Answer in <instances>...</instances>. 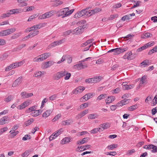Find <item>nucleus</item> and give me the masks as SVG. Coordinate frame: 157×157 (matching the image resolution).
Wrapping results in <instances>:
<instances>
[{"label": "nucleus", "mask_w": 157, "mask_h": 157, "mask_svg": "<svg viewBox=\"0 0 157 157\" xmlns=\"http://www.w3.org/2000/svg\"><path fill=\"white\" fill-rule=\"evenodd\" d=\"M115 99V97L114 96L108 97L107 99H106L105 101L106 104H109L112 101H113Z\"/></svg>", "instance_id": "23"}, {"label": "nucleus", "mask_w": 157, "mask_h": 157, "mask_svg": "<svg viewBox=\"0 0 157 157\" xmlns=\"http://www.w3.org/2000/svg\"><path fill=\"white\" fill-rule=\"evenodd\" d=\"M65 41V39H63L55 41L50 44V46L52 47H55L56 46H58L62 44Z\"/></svg>", "instance_id": "8"}, {"label": "nucleus", "mask_w": 157, "mask_h": 157, "mask_svg": "<svg viewBox=\"0 0 157 157\" xmlns=\"http://www.w3.org/2000/svg\"><path fill=\"white\" fill-rule=\"evenodd\" d=\"M31 102V101L30 100H28L25 101L21 104L19 105L18 108L20 109H23L28 106Z\"/></svg>", "instance_id": "7"}, {"label": "nucleus", "mask_w": 157, "mask_h": 157, "mask_svg": "<svg viewBox=\"0 0 157 157\" xmlns=\"http://www.w3.org/2000/svg\"><path fill=\"white\" fill-rule=\"evenodd\" d=\"M106 97V94H101L97 98V100L99 101L104 99Z\"/></svg>", "instance_id": "41"}, {"label": "nucleus", "mask_w": 157, "mask_h": 157, "mask_svg": "<svg viewBox=\"0 0 157 157\" xmlns=\"http://www.w3.org/2000/svg\"><path fill=\"white\" fill-rule=\"evenodd\" d=\"M82 60L79 61V70L83 69L88 67V65L86 63H83Z\"/></svg>", "instance_id": "14"}, {"label": "nucleus", "mask_w": 157, "mask_h": 157, "mask_svg": "<svg viewBox=\"0 0 157 157\" xmlns=\"http://www.w3.org/2000/svg\"><path fill=\"white\" fill-rule=\"evenodd\" d=\"M9 121V118L7 116H4L0 119V125H3Z\"/></svg>", "instance_id": "12"}, {"label": "nucleus", "mask_w": 157, "mask_h": 157, "mask_svg": "<svg viewBox=\"0 0 157 157\" xmlns=\"http://www.w3.org/2000/svg\"><path fill=\"white\" fill-rule=\"evenodd\" d=\"M31 138V136L30 135H26L23 137L22 140H30Z\"/></svg>", "instance_id": "62"}, {"label": "nucleus", "mask_w": 157, "mask_h": 157, "mask_svg": "<svg viewBox=\"0 0 157 157\" xmlns=\"http://www.w3.org/2000/svg\"><path fill=\"white\" fill-rule=\"evenodd\" d=\"M117 144H112L107 146L106 148L110 150H113L114 149L117 148Z\"/></svg>", "instance_id": "32"}, {"label": "nucleus", "mask_w": 157, "mask_h": 157, "mask_svg": "<svg viewBox=\"0 0 157 157\" xmlns=\"http://www.w3.org/2000/svg\"><path fill=\"white\" fill-rule=\"evenodd\" d=\"M70 138L65 137L63 139L61 142V143L62 144H64L68 143L70 141Z\"/></svg>", "instance_id": "28"}, {"label": "nucleus", "mask_w": 157, "mask_h": 157, "mask_svg": "<svg viewBox=\"0 0 157 157\" xmlns=\"http://www.w3.org/2000/svg\"><path fill=\"white\" fill-rule=\"evenodd\" d=\"M146 77L145 76H143L140 79V84H145L146 83Z\"/></svg>", "instance_id": "34"}, {"label": "nucleus", "mask_w": 157, "mask_h": 157, "mask_svg": "<svg viewBox=\"0 0 157 157\" xmlns=\"http://www.w3.org/2000/svg\"><path fill=\"white\" fill-rule=\"evenodd\" d=\"M29 0H17V2L19 4V5L20 7L26 6L28 4L26 2L28 1Z\"/></svg>", "instance_id": "16"}, {"label": "nucleus", "mask_w": 157, "mask_h": 157, "mask_svg": "<svg viewBox=\"0 0 157 157\" xmlns=\"http://www.w3.org/2000/svg\"><path fill=\"white\" fill-rule=\"evenodd\" d=\"M88 112V109H86L83 111L82 112L80 113L79 114V118L82 117L83 116H84Z\"/></svg>", "instance_id": "39"}, {"label": "nucleus", "mask_w": 157, "mask_h": 157, "mask_svg": "<svg viewBox=\"0 0 157 157\" xmlns=\"http://www.w3.org/2000/svg\"><path fill=\"white\" fill-rule=\"evenodd\" d=\"M12 64H11L6 68L5 71H9L13 69Z\"/></svg>", "instance_id": "59"}, {"label": "nucleus", "mask_w": 157, "mask_h": 157, "mask_svg": "<svg viewBox=\"0 0 157 157\" xmlns=\"http://www.w3.org/2000/svg\"><path fill=\"white\" fill-rule=\"evenodd\" d=\"M39 31L38 30H35L33 31L32 32L30 33H29L31 37L35 36L39 34Z\"/></svg>", "instance_id": "35"}, {"label": "nucleus", "mask_w": 157, "mask_h": 157, "mask_svg": "<svg viewBox=\"0 0 157 157\" xmlns=\"http://www.w3.org/2000/svg\"><path fill=\"white\" fill-rule=\"evenodd\" d=\"M130 101L129 99H124L123 100L118 102L120 106H121L124 105L128 104Z\"/></svg>", "instance_id": "19"}, {"label": "nucleus", "mask_w": 157, "mask_h": 157, "mask_svg": "<svg viewBox=\"0 0 157 157\" xmlns=\"http://www.w3.org/2000/svg\"><path fill=\"white\" fill-rule=\"evenodd\" d=\"M43 26V24L40 23L32 26L31 27V28L34 29V30H35V29L37 30V29H39L40 28L42 27Z\"/></svg>", "instance_id": "25"}, {"label": "nucleus", "mask_w": 157, "mask_h": 157, "mask_svg": "<svg viewBox=\"0 0 157 157\" xmlns=\"http://www.w3.org/2000/svg\"><path fill=\"white\" fill-rule=\"evenodd\" d=\"M12 13L13 14L20 13L21 12V10L19 9H16L12 10Z\"/></svg>", "instance_id": "48"}, {"label": "nucleus", "mask_w": 157, "mask_h": 157, "mask_svg": "<svg viewBox=\"0 0 157 157\" xmlns=\"http://www.w3.org/2000/svg\"><path fill=\"white\" fill-rule=\"evenodd\" d=\"M152 36V34L149 33H145L142 35V38H146L148 37H151Z\"/></svg>", "instance_id": "30"}, {"label": "nucleus", "mask_w": 157, "mask_h": 157, "mask_svg": "<svg viewBox=\"0 0 157 157\" xmlns=\"http://www.w3.org/2000/svg\"><path fill=\"white\" fill-rule=\"evenodd\" d=\"M118 16V15L117 14H113L111 15L110 17H109L107 20H111L114 19L116 18H117Z\"/></svg>", "instance_id": "46"}, {"label": "nucleus", "mask_w": 157, "mask_h": 157, "mask_svg": "<svg viewBox=\"0 0 157 157\" xmlns=\"http://www.w3.org/2000/svg\"><path fill=\"white\" fill-rule=\"evenodd\" d=\"M42 55L44 57V59H46L50 56L51 54L49 52H47L43 54Z\"/></svg>", "instance_id": "51"}, {"label": "nucleus", "mask_w": 157, "mask_h": 157, "mask_svg": "<svg viewBox=\"0 0 157 157\" xmlns=\"http://www.w3.org/2000/svg\"><path fill=\"white\" fill-rule=\"evenodd\" d=\"M128 49V48L126 47H124L123 48H115V50H116V54L117 55L122 53L124 52L127 51Z\"/></svg>", "instance_id": "9"}, {"label": "nucleus", "mask_w": 157, "mask_h": 157, "mask_svg": "<svg viewBox=\"0 0 157 157\" xmlns=\"http://www.w3.org/2000/svg\"><path fill=\"white\" fill-rule=\"evenodd\" d=\"M14 98V96L12 95H10L6 97L4 99V101L6 103L11 101Z\"/></svg>", "instance_id": "24"}, {"label": "nucleus", "mask_w": 157, "mask_h": 157, "mask_svg": "<svg viewBox=\"0 0 157 157\" xmlns=\"http://www.w3.org/2000/svg\"><path fill=\"white\" fill-rule=\"evenodd\" d=\"M86 9L82 10L79 13V16L82 17V16H83L85 15H86V13H86Z\"/></svg>", "instance_id": "38"}, {"label": "nucleus", "mask_w": 157, "mask_h": 157, "mask_svg": "<svg viewBox=\"0 0 157 157\" xmlns=\"http://www.w3.org/2000/svg\"><path fill=\"white\" fill-rule=\"evenodd\" d=\"M52 109L46 111L43 114L42 116L43 117L46 118L48 117L52 112Z\"/></svg>", "instance_id": "22"}, {"label": "nucleus", "mask_w": 157, "mask_h": 157, "mask_svg": "<svg viewBox=\"0 0 157 157\" xmlns=\"http://www.w3.org/2000/svg\"><path fill=\"white\" fill-rule=\"evenodd\" d=\"M101 80V78L100 76H96L93 78H92L93 83H95L98 82Z\"/></svg>", "instance_id": "33"}, {"label": "nucleus", "mask_w": 157, "mask_h": 157, "mask_svg": "<svg viewBox=\"0 0 157 157\" xmlns=\"http://www.w3.org/2000/svg\"><path fill=\"white\" fill-rule=\"evenodd\" d=\"M33 121L34 120L33 119H30L26 122L25 124L26 126L29 125L32 123Z\"/></svg>", "instance_id": "52"}, {"label": "nucleus", "mask_w": 157, "mask_h": 157, "mask_svg": "<svg viewBox=\"0 0 157 157\" xmlns=\"http://www.w3.org/2000/svg\"><path fill=\"white\" fill-rule=\"evenodd\" d=\"M37 17L36 14H35L31 16L28 20V21H32L34 18H36Z\"/></svg>", "instance_id": "58"}, {"label": "nucleus", "mask_w": 157, "mask_h": 157, "mask_svg": "<svg viewBox=\"0 0 157 157\" xmlns=\"http://www.w3.org/2000/svg\"><path fill=\"white\" fill-rule=\"evenodd\" d=\"M35 8L33 6H26L24 9L25 10V11H32L35 9Z\"/></svg>", "instance_id": "37"}, {"label": "nucleus", "mask_w": 157, "mask_h": 157, "mask_svg": "<svg viewBox=\"0 0 157 157\" xmlns=\"http://www.w3.org/2000/svg\"><path fill=\"white\" fill-rule=\"evenodd\" d=\"M99 116L96 113L90 114L88 116V118L90 119H93L98 118Z\"/></svg>", "instance_id": "31"}, {"label": "nucleus", "mask_w": 157, "mask_h": 157, "mask_svg": "<svg viewBox=\"0 0 157 157\" xmlns=\"http://www.w3.org/2000/svg\"><path fill=\"white\" fill-rule=\"evenodd\" d=\"M137 105H135L129 107L128 108V110L130 111H132L137 109Z\"/></svg>", "instance_id": "43"}, {"label": "nucleus", "mask_w": 157, "mask_h": 157, "mask_svg": "<svg viewBox=\"0 0 157 157\" xmlns=\"http://www.w3.org/2000/svg\"><path fill=\"white\" fill-rule=\"evenodd\" d=\"M32 93H27L25 92H22L21 93V95L23 98H29L33 96Z\"/></svg>", "instance_id": "11"}, {"label": "nucleus", "mask_w": 157, "mask_h": 157, "mask_svg": "<svg viewBox=\"0 0 157 157\" xmlns=\"http://www.w3.org/2000/svg\"><path fill=\"white\" fill-rule=\"evenodd\" d=\"M63 77L64 76H65L64 77V79L65 80H68L69 79L71 76V74L70 73H68L67 71L64 70V71H63Z\"/></svg>", "instance_id": "15"}, {"label": "nucleus", "mask_w": 157, "mask_h": 157, "mask_svg": "<svg viewBox=\"0 0 157 157\" xmlns=\"http://www.w3.org/2000/svg\"><path fill=\"white\" fill-rule=\"evenodd\" d=\"M26 46V44H22L15 48L13 49L12 50L13 52H15L18 50H20L22 48L25 47Z\"/></svg>", "instance_id": "21"}, {"label": "nucleus", "mask_w": 157, "mask_h": 157, "mask_svg": "<svg viewBox=\"0 0 157 157\" xmlns=\"http://www.w3.org/2000/svg\"><path fill=\"white\" fill-rule=\"evenodd\" d=\"M8 55L6 54H5L2 55L0 57V61H2L4 60H5L8 57Z\"/></svg>", "instance_id": "57"}, {"label": "nucleus", "mask_w": 157, "mask_h": 157, "mask_svg": "<svg viewBox=\"0 0 157 157\" xmlns=\"http://www.w3.org/2000/svg\"><path fill=\"white\" fill-rule=\"evenodd\" d=\"M66 58H67L66 55H63L62 56L61 59L60 60L58 61L57 62V63L58 64H59V63L63 62L65 60Z\"/></svg>", "instance_id": "53"}, {"label": "nucleus", "mask_w": 157, "mask_h": 157, "mask_svg": "<svg viewBox=\"0 0 157 157\" xmlns=\"http://www.w3.org/2000/svg\"><path fill=\"white\" fill-rule=\"evenodd\" d=\"M63 71L55 73L52 76V79L55 81L59 80L63 77Z\"/></svg>", "instance_id": "3"}, {"label": "nucleus", "mask_w": 157, "mask_h": 157, "mask_svg": "<svg viewBox=\"0 0 157 157\" xmlns=\"http://www.w3.org/2000/svg\"><path fill=\"white\" fill-rule=\"evenodd\" d=\"M154 42H152L151 43L150 42H149L147 44H146L145 45L143 46L140 48H138L136 52H139L141 51L142 50H143L148 47H150L151 46H152L154 45Z\"/></svg>", "instance_id": "6"}, {"label": "nucleus", "mask_w": 157, "mask_h": 157, "mask_svg": "<svg viewBox=\"0 0 157 157\" xmlns=\"http://www.w3.org/2000/svg\"><path fill=\"white\" fill-rule=\"evenodd\" d=\"M72 32V31L71 30H68L67 31H66L64 32L63 33V36H66L69 35Z\"/></svg>", "instance_id": "61"}, {"label": "nucleus", "mask_w": 157, "mask_h": 157, "mask_svg": "<svg viewBox=\"0 0 157 157\" xmlns=\"http://www.w3.org/2000/svg\"><path fill=\"white\" fill-rule=\"evenodd\" d=\"M87 28L86 21L82 20L79 21V34L82 33Z\"/></svg>", "instance_id": "2"}, {"label": "nucleus", "mask_w": 157, "mask_h": 157, "mask_svg": "<svg viewBox=\"0 0 157 157\" xmlns=\"http://www.w3.org/2000/svg\"><path fill=\"white\" fill-rule=\"evenodd\" d=\"M101 11V8L96 7L94 10H92V12L94 14L98 13Z\"/></svg>", "instance_id": "45"}, {"label": "nucleus", "mask_w": 157, "mask_h": 157, "mask_svg": "<svg viewBox=\"0 0 157 157\" xmlns=\"http://www.w3.org/2000/svg\"><path fill=\"white\" fill-rule=\"evenodd\" d=\"M54 62L53 61H49L42 63L41 68L43 69L47 68L52 65Z\"/></svg>", "instance_id": "4"}, {"label": "nucleus", "mask_w": 157, "mask_h": 157, "mask_svg": "<svg viewBox=\"0 0 157 157\" xmlns=\"http://www.w3.org/2000/svg\"><path fill=\"white\" fill-rule=\"evenodd\" d=\"M122 6L121 4L120 3L116 4H115L113 6V8H118L121 7Z\"/></svg>", "instance_id": "63"}, {"label": "nucleus", "mask_w": 157, "mask_h": 157, "mask_svg": "<svg viewBox=\"0 0 157 157\" xmlns=\"http://www.w3.org/2000/svg\"><path fill=\"white\" fill-rule=\"evenodd\" d=\"M130 19L129 17V15H126L123 16L121 18V20L124 21L126 20H128Z\"/></svg>", "instance_id": "50"}, {"label": "nucleus", "mask_w": 157, "mask_h": 157, "mask_svg": "<svg viewBox=\"0 0 157 157\" xmlns=\"http://www.w3.org/2000/svg\"><path fill=\"white\" fill-rule=\"evenodd\" d=\"M22 81V77L21 76L18 77L15 80L12 84V87H16L20 85Z\"/></svg>", "instance_id": "5"}, {"label": "nucleus", "mask_w": 157, "mask_h": 157, "mask_svg": "<svg viewBox=\"0 0 157 157\" xmlns=\"http://www.w3.org/2000/svg\"><path fill=\"white\" fill-rule=\"evenodd\" d=\"M36 109L35 106H33L29 108L27 110V112H30L34 111Z\"/></svg>", "instance_id": "49"}, {"label": "nucleus", "mask_w": 157, "mask_h": 157, "mask_svg": "<svg viewBox=\"0 0 157 157\" xmlns=\"http://www.w3.org/2000/svg\"><path fill=\"white\" fill-rule=\"evenodd\" d=\"M10 136L11 138H13L16 135H17L19 133V132L18 131H12V132H10Z\"/></svg>", "instance_id": "44"}, {"label": "nucleus", "mask_w": 157, "mask_h": 157, "mask_svg": "<svg viewBox=\"0 0 157 157\" xmlns=\"http://www.w3.org/2000/svg\"><path fill=\"white\" fill-rule=\"evenodd\" d=\"M73 122V121L72 119H69L62 121L61 122V124L63 125H68L72 124Z\"/></svg>", "instance_id": "17"}, {"label": "nucleus", "mask_w": 157, "mask_h": 157, "mask_svg": "<svg viewBox=\"0 0 157 157\" xmlns=\"http://www.w3.org/2000/svg\"><path fill=\"white\" fill-rule=\"evenodd\" d=\"M41 110H35L31 113V115L34 117H37L41 113Z\"/></svg>", "instance_id": "26"}, {"label": "nucleus", "mask_w": 157, "mask_h": 157, "mask_svg": "<svg viewBox=\"0 0 157 157\" xmlns=\"http://www.w3.org/2000/svg\"><path fill=\"white\" fill-rule=\"evenodd\" d=\"M86 13H86V16H90L94 14L93 13V12H92V10H91V11H88L87 10H89V8H86Z\"/></svg>", "instance_id": "56"}, {"label": "nucleus", "mask_w": 157, "mask_h": 157, "mask_svg": "<svg viewBox=\"0 0 157 157\" xmlns=\"http://www.w3.org/2000/svg\"><path fill=\"white\" fill-rule=\"evenodd\" d=\"M58 135L57 134L56 132L53 133L49 137V140L51 141L53 139H55L56 137L58 136Z\"/></svg>", "instance_id": "40"}, {"label": "nucleus", "mask_w": 157, "mask_h": 157, "mask_svg": "<svg viewBox=\"0 0 157 157\" xmlns=\"http://www.w3.org/2000/svg\"><path fill=\"white\" fill-rule=\"evenodd\" d=\"M69 10V9L68 7L63 8L59 11V14L61 15H64V17L67 16H66V14H68L67 12Z\"/></svg>", "instance_id": "13"}, {"label": "nucleus", "mask_w": 157, "mask_h": 157, "mask_svg": "<svg viewBox=\"0 0 157 157\" xmlns=\"http://www.w3.org/2000/svg\"><path fill=\"white\" fill-rule=\"evenodd\" d=\"M8 128L7 127H5L0 129V135L7 131L8 130Z\"/></svg>", "instance_id": "60"}, {"label": "nucleus", "mask_w": 157, "mask_h": 157, "mask_svg": "<svg viewBox=\"0 0 157 157\" xmlns=\"http://www.w3.org/2000/svg\"><path fill=\"white\" fill-rule=\"evenodd\" d=\"M56 13L55 10H51L44 13L46 18H48L53 15Z\"/></svg>", "instance_id": "18"}, {"label": "nucleus", "mask_w": 157, "mask_h": 157, "mask_svg": "<svg viewBox=\"0 0 157 157\" xmlns=\"http://www.w3.org/2000/svg\"><path fill=\"white\" fill-rule=\"evenodd\" d=\"M89 139L88 137H86L83 138L82 140L79 142L80 144H83L89 140Z\"/></svg>", "instance_id": "47"}, {"label": "nucleus", "mask_w": 157, "mask_h": 157, "mask_svg": "<svg viewBox=\"0 0 157 157\" xmlns=\"http://www.w3.org/2000/svg\"><path fill=\"white\" fill-rule=\"evenodd\" d=\"M16 29L15 28L7 29L0 32V36H3L9 35L15 32Z\"/></svg>", "instance_id": "1"}, {"label": "nucleus", "mask_w": 157, "mask_h": 157, "mask_svg": "<svg viewBox=\"0 0 157 157\" xmlns=\"http://www.w3.org/2000/svg\"><path fill=\"white\" fill-rule=\"evenodd\" d=\"M119 106H120V105H119L118 102L116 105H113L110 106V109L112 111H114L115 110L117 107Z\"/></svg>", "instance_id": "36"}, {"label": "nucleus", "mask_w": 157, "mask_h": 157, "mask_svg": "<svg viewBox=\"0 0 157 157\" xmlns=\"http://www.w3.org/2000/svg\"><path fill=\"white\" fill-rule=\"evenodd\" d=\"M100 126L102 128L103 130L106 129L109 127L110 124L109 123H105L100 125Z\"/></svg>", "instance_id": "29"}, {"label": "nucleus", "mask_w": 157, "mask_h": 157, "mask_svg": "<svg viewBox=\"0 0 157 157\" xmlns=\"http://www.w3.org/2000/svg\"><path fill=\"white\" fill-rule=\"evenodd\" d=\"M57 98V95L56 94H54L53 95L51 96H50L49 98V99L50 100H53L55 99H56Z\"/></svg>", "instance_id": "64"}, {"label": "nucleus", "mask_w": 157, "mask_h": 157, "mask_svg": "<svg viewBox=\"0 0 157 157\" xmlns=\"http://www.w3.org/2000/svg\"><path fill=\"white\" fill-rule=\"evenodd\" d=\"M136 151L134 149H132L131 150H129L127 152L126 154L128 155H130L132 154L135 153Z\"/></svg>", "instance_id": "55"}, {"label": "nucleus", "mask_w": 157, "mask_h": 157, "mask_svg": "<svg viewBox=\"0 0 157 157\" xmlns=\"http://www.w3.org/2000/svg\"><path fill=\"white\" fill-rule=\"evenodd\" d=\"M91 147V146L90 145H86L85 146H81L79 147V150L81 149V150L80 151H82L90 149Z\"/></svg>", "instance_id": "20"}, {"label": "nucleus", "mask_w": 157, "mask_h": 157, "mask_svg": "<svg viewBox=\"0 0 157 157\" xmlns=\"http://www.w3.org/2000/svg\"><path fill=\"white\" fill-rule=\"evenodd\" d=\"M22 33L21 32L15 33L12 35L11 37V39L12 40H14L17 38L19 37L21 34Z\"/></svg>", "instance_id": "27"}, {"label": "nucleus", "mask_w": 157, "mask_h": 157, "mask_svg": "<svg viewBox=\"0 0 157 157\" xmlns=\"http://www.w3.org/2000/svg\"><path fill=\"white\" fill-rule=\"evenodd\" d=\"M134 87V85L133 84L127 85L125 87L124 89L125 90H128Z\"/></svg>", "instance_id": "54"}, {"label": "nucleus", "mask_w": 157, "mask_h": 157, "mask_svg": "<svg viewBox=\"0 0 157 157\" xmlns=\"http://www.w3.org/2000/svg\"><path fill=\"white\" fill-rule=\"evenodd\" d=\"M61 115L60 114H58L55 117L52 119V122H54L58 120L61 117Z\"/></svg>", "instance_id": "42"}, {"label": "nucleus", "mask_w": 157, "mask_h": 157, "mask_svg": "<svg viewBox=\"0 0 157 157\" xmlns=\"http://www.w3.org/2000/svg\"><path fill=\"white\" fill-rule=\"evenodd\" d=\"M132 53L131 51L128 52L125 55H124L123 58L124 59H127L128 60L132 59L135 58V57L131 56Z\"/></svg>", "instance_id": "10"}]
</instances>
